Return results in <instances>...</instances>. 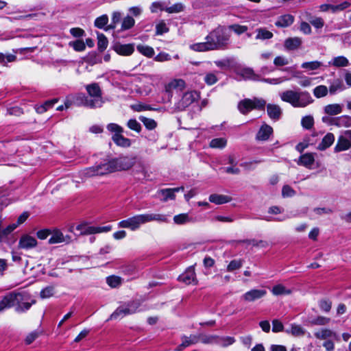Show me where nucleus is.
<instances>
[{
    "instance_id": "nucleus-1",
    "label": "nucleus",
    "mask_w": 351,
    "mask_h": 351,
    "mask_svg": "<svg viewBox=\"0 0 351 351\" xmlns=\"http://www.w3.org/2000/svg\"><path fill=\"white\" fill-rule=\"evenodd\" d=\"M231 32L226 26L219 25L206 37L209 40L213 50H224L228 48Z\"/></svg>"
},
{
    "instance_id": "nucleus-2",
    "label": "nucleus",
    "mask_w": 351,
    "mask_h": 351,
    "mask_svg": "<svg viewBox=\"0 0 351 351\" xmlns=\"http://www.w3.org/2000/svg\"><path fill=\"white\" fill-rule=\"evenodd\" d=\"M280 97L284 102L294 108H305L313 102L311 94L300 90H287L280 93Z\"/></svg>"
},
{
    "instance_id": "nucleus-3",
    "label": "nucleus",
    "mask_w": 351,
    "mask_h": 351,
    "mask_svg": "<svg viewBox=\"0 0 351 351\" xmlns=\"http://www.w3.org/2000/svg\"><path fill=\"white\" fill-rule=\"evenodd\" d=\"M116 171L113 158L105 161L95 166L86 168L80 173L82 178H88L93 176H104Z\"/></svg>"
},
{
    "instance_id": "nucleus-4",
    "label": "nucleus",
    "mask_w": 351,
    "mask_h": 351,
    "mask_svg": "<svg viewBox=\"0 0 351 351\" xmlns=\"http://www.w3.org/2000/svg\"><path fill=\"white\" fill-rule=\"evenodd\" d=\"M11 293L12 304L15 307V311L19 313L27 311L31 306L36 304V300L32 298L31 295L25 292Z\"/></svg>"
},
{
    "instance_id": "nucleus-5",
    "label": "nucleus",
    "mask_w": 351,
    "mask_h": 351,
    "mask_svg": "<svg viewBox=\"0 0 351 351\" xmlns=\"http://www.w3.org/2000/svg\"><path fill=\"white\" fill-rule=\"evenodd\" d=\"M141 302L138 300L130 301L119 306L110 315V319L122 318L126 315H132L141 311Z\"/></svg>"
},
{
    "instance_id": "nucleus-6",
    "label": "nucleus",
    "mask_w": 351,
    "mask_h": 351,
    "mask_svg": "<svg viewBox=\"0 0 351 351\" xmlns=\"http://www.w3.org/2000/svg\"><path fill=\"white\" fill-rule=\"evenodd\" d=\"M86 90L90 97L89 108H101L105 103L102 97V91L97 83H92L86 86Z\"/></svg>"
},
{
    "instance_id": "nucleus-7",
    "label": "nucleus",
    "mask_w": 351,
    "mask_h": 351,
    "mask_svg": "<svg viewBox=\"0 0 351 351\" xmlns=\"http://www.w3.org/2000/svg\"><path fill=\"white\" fill-rule=\"evenodd\" d=\"M266 101L262 98L244 99L238 104V110L243 114H247L252 110H264Z\"/></svg>"
},
{
    "instance_id": "nucleus-8",
    "label": "nucleus",
    "mask_w": 351,
    "mask_h": 351,
    "mask_svg": "<svg viewBox=\"0 0 351 351\" xmlns=\"http://www.w3.org/2000/svg\"><path fill=\"white\" fill-rule=\"evenodd\" d=\"M76 229L80 232V234L88 235L101 232H108L111 230L112 226H90L87 223H82L76 226Z\"/></svg>"
},
{
    "instance_id": "nucleus-9",
    "label": "nucleus",
    "mask_w": 351,
    "mask_h": 351,
    "mask_svg": "<svg viewBox=\"0 0 351 351\" xmlns=\"http://www.w3.org/2000/svg\"><path fill=\"white\" fill-rule=\"evenodd\" d=\"M145 223L143 215H136L127 219L119 222L118 226L122 228H128L134 231L140 228L142 224Z\"/></svg>"
},
{
    "instance_id": "nucleus-10",
    "label": "nucleus",
    "mask_w": 351,
    "mask_h": 351,
    "mask_svg": "<svg viewBox=\"0 0 351 351\" xmlns=\"http://www.w3.org/2000/svg\"><path fill=\"white\" fill-rule=\"evenodd\" d=\"M116 171L128 170L136 162V158L132 156H121L113 158Z\"/></svg>"
},
{
    "instance_id": "nucleus-11",
    "label": "nucleus",
    "mask_w": 351,
    "mask_h": 351,
    "mask_svg": "<svg viewBox=\"0 0 351 351\" xmlns=\"http://www.w3.org/2000/svg\"><path fill=\"white\" fill-rule=\"evenodd\" d=\"M199 95L196 91H189L183 94L182 99L176 104V110L182 111L193 104Z\"/></svg>"
},
{
    "instance_id": "nucleus-12",
    "label": "nucleus",
    "mask_w": 351,
    "mask_h": 351,
    "mask_svg": "<svg viewBox=\"0 0 351 351\" xmlns=\"http://www.w3.org/2000/svg\"><path fill=\"white\" fill-rule=\"evenodd\" d=\"M351 147V130H346L343 135L338 138L337 143L334 147L335 152L346 151Z\"/></svg>"
},
{
    "instance_id": "nucleus-13",
    "label": "nucleus",
    "mask_w": 351,
    "mask_h": 351,
    "mask_svg": "<svg viewBox=\"0 0 351 351\" xmlns=\"http://www.w3.org/2000/svg\"><path fill=\"white\" fill-rule=\"evenodd\" d=\"M273 133L274 130L272 127L264 123L258 130L255 138L258 141H266L269 139Z\"/></svg>"
},
{
    "instance_id": "nucleus-14",
    "label": "nucleus",
    "mask_w": 351,
    "mask_h": 351,
    "mask_svg": "<svg viewBox=\"0 0 351 351\" xmlns=\"http://www.w3.org/2000/svg\"><path fill=\"white\" fill-rule=\"evenodd\" d=\"M38 243L35 237L29 234H23L19 239V248L23 250H30L36 247Z\"/></svg>"
},
{
    "instance_id": "nucleus-15",
    "label": "nucleus",
    "mask_w": 351,
    "mask_h": 351,
    "mask_svg": "<svg viewBox=\"0 0 351 351\" xmlns=\"http://www.w3.org/2000/svg\"><path fill=\"white\" fill-rule=\"evenodd\" d=\"M267 294V291L264 289H251L244 293L241 298L247 302H252L256 300L263 298Z\"/></svg>"
},
{
    "instance_id": "nucleus-16",
    "label": "nucleus",
    "mask_w": 351,
    "mask_h": 351,
    "mask_svg": "<svg viewBox=\"0 0 351 351\" xmlns=\"http://www.w3.org/2000/svg\"><path fill=\"white\" fill-rule=\"evenodd\" d=\"M180 191H184V187H177L173 189H165L158 191L157 195L163 202H167L169 199H174L176 197V193Z\"/></svg>"
},
{
    "instance_id": "nucleus-17",
    "label": "nucleus",
    "mask_w": 351,
    "mask_h": 351,
    "mask_svg": "<svg viewBox=\"0 0 351 351\" xmlns=\"http://www.w3.org/2000/svg\"><path fill=\"white\" fill-rule=\"evenodd\" d=\"M50 234H51V236L49 239V244L60 243H68L71 241V237L69 235L64 236L59 230H54Z\"/></svg>"
},
{
    "instance_id": "nucleus-18",
    "label": "nucleus",
    "mask_w": 351,
    "mask_h": 351,
    "mask_svg": "<svg viewBox=\"0 0 351 351\" xmlns=\"http://www.w3.org/2000/svg\"><path fill=\"white\" fill-rule=\"evenodd\" d=\"M178 280L184 282L186 285L197 284L195 269L193 267H189L184 273L178 277Z\"/></svg>"
},
{
    "instance_id": "nucleus-19",
    "label": "nucleus",
    "mask_w": 351,
    "mask_h": 351,
    "mask_svg": "<svg viewBox=\"0 0 351 351\" xmlns=\"http://www.w3.org/2000/svg\"><path fill=\"white\" fill-rule=\"evenodd\" d=\"M267 112L271 119L278 121L281 117L282 110L280 106L277 104H268L267 105Z\"/></svg>"
},
{
    "instance_id": "nucleus-20",
    "label": "nucleus",
    "mask_w": 351,
    "mask_h": 351,
    "mask_svg": "<svg viewBox=\"0 0 351 351\" xmlns=\"http://www.w3.org/2000/svg\"><path fill=\"white\" fill-rule=\"evenodd\" d=\"M314 162L315 154L313 153H306L300 156L297 163L298 165H301L307 169H311Z\"/></svg>"
},
{
    "instance_id": "nucleus-21",
    "label": "nucleus",
    "mask_w": 351,
    "mask_h": 351,
    "mask_svg": "<svg viewBox=\"0 0 351 351\" xmlns=\"http://www.w3.org/2000/svg\"><path fill=\"white\" fill-rule=\"evenodd\" d=\"M145 223L153 221L159 223H167L168 216L164 214L160 213H145L143 214Z\"/></svg>"
},
{
    "instance_id": "nucleus-22",
    "label": "nucleus",
    "mask_w": 351,
    "mask_h": 351,
    "mask_svg": "<svg viewBox=\"0 0 351 351\" xmlns=\"http://www.w3.org/2000/svg\"><path fill=\"white\" fill-rule=\"evenodd\" d=\"M315 337L320 340H326L330 338H334L339 340V337L336 332L328 328H322L314 333Z\"/></svg>"
},
{
    "instance_id": "nucleus-23",
    "label": "nucleus",
    "mask_w": 351,
    "mask_h": 351,
    "mask_svg": "<svg viewBox=\"0 0 351 351\" xmlns=\"http://www.w3.org/2000/svg\"><path fill=\"white\" fill-rule=\"evenodd\" d=\"M302 40L299 37L288 38L285 40L284 47L287 50L293 51L299 49Z\"/></svg>"
},
{
    "instance_id": "nucleus-24",
    "label": "nucleus",
    "mask_w": 351,
    "mask_h": 351,
    "mask_svg": "<svg viewBox=\"0 0 351 351\" xmlns=\"http://www.w3.org/2000/svg\"><path fill=\"white\" fill-rule=\"evenodd\" d=\"M115 51L121 56H130L134 51L133 44H118L114 46Z\"/></svg>"
},
{
    "instance_id": "nucleus-25",
    "label": "nucleus",
    "mask_w": 351,
    "mask_h": 351,
    "mask_svg": "<svg viewBox=\"0 0 351 351\" xmlns=\"http://www.w3.org/2000/svg\"><path fill=\"white\" fill-rule=\"evenodd\" d=\"M293 22L294 16L291 14H287L280 16L275 22V25L278 27H287L292 25Z\"/></svg>"
},
{
    "instance_id": "nucleus-26",
    "label": "nucleus",
    "mask_w": 351,
    "mask_h": 351,
    "mask_svg": "<svg viewBox=\"0 0 351 351\" xmlns=\"http://www.w3.org/2000/svg\"><path fill=\"white\" fill-rule=\"evenodd\" d=\"M73 99V104L78 106H85L89 108L90 99L83 93H77L76 95H71L70 97Z\"/></svg>"
},
{
    "instance_id": "nucleus-27",
    "label": "nucleus",
    "mask_w": 351,
    "mask_h": 351,
    "mask_svg": "<svg viewBox=\"0 0 351 351\" xmlns=\"http://www.w3.org/2000/svg\"><path fill=\"white\" fill-rule=\"evenodd\" d=\"M349 60L343 56L335 57L330 62H328L329 66H332L337 68L346 67L349 65Z\"/></svg>"
},
{
    "instance_id": "nucleus-28",
    "label": "nucleus",
    "mask_w": 351,
    "mask_h": 351,
    "mask_svg": "<svg viewBox=\"0 0 351 351\" xmlns=\"http://www.w3.org/2000/svg\"><path fill=\"white\" fill-rule=\"evenodd\" d=\"M335 141V136L332 133H328L322 138V142L318 145L317 149L319 150H325L330 147Z\"/></svg>"
},
{
    "instance_id": "nucleus-29",
    "label": "nucleus",
    "mask_w": 351,
    "mask_h": 351,
    "mask_svg": "<svg viewBox=\"0 0 351 351\" xmlns=\"http://www.w3.org/2000/svg\"><path fill=\"white\" fill-rule=\"evenodd\" d=\"M199 341V337L196 335H191L190 337H184L182 343L177 348V351H182L184 348L190 345L197 343Z\"/></svg>"
},
{
    "instance_id": "nucleus-30",
    "label": "nucleus",
    "mask_w": 351,
    "mask_h": 351,
    "mask_svg": "<svg viewBox=\"0 0 351 351\" xmlns=\"http://www.w3.org/2000/svg\"><path fill=\"white\" fill-rule=\"evenodd\" d=\"M240 75L245 80H250L254 81H259L260 76L256 74L251 68H244L240 71Z\"/></svg>"
},
{
    "instance_id": "nucleus-31",
    "label": "nucleus",
    "mask_w": 351,
    "mask_h": 351,
    "mask_svg": "<svg viewBox=\"0 0 351 351\" xmlns=\"http://www.w3.org/2000/svg\"><path fill=\"white\" fill-rule=\"evenodd\" d=\"M173 221L178 225H184L188 223L195 222V219L191 217L187 213H182L173 217Z\"/></svg>"
},
{
    "instance_id": "nucleus-32",
    "label": "nucleus",
    "mask_w": 351,
    "mask_h": 351,
    "mask_svg": "<svg viewBox=\"0 0 351 351\" xmlns=\"http://www.w3.org/2000/svg\"><path fill=\"white\" fill-rule=\"evenodd\" d=\"M305 329L300 325L291 324L289 328L285 330V332L294 337H302L305 334Z\"/></svg>"
},
{
    "instance_id": "nucleus-33",
    "label": "nucleus",
    "mask_w": 351,
    "mask_h": 351,
    "mask_svg": "<svg viewBox=\"0 0 351 351\" xmlns=\"http://www.w3.org/2000/svg\"><path fill=\"white\" fill-rule=\"evenodd\" d=\"M231 199L230 197L224 195L212 194L209 196V201L217 205L228 203Z\"/></svg>"
},
{
    "instance_id": "nucleus-34",
    "label": "nucleus",
    "mask_w": 351,
    "mask_h": 351,
    "mask_svg": "<svg viewBox=\"0 0 351 351\" xmlns=\"http://www.w3.org/2000/svg\"><path fill=\"white\" fill-rule=\"evenodd\" d=\"M112 141L118 146L128 147L131 145V141L129 138L124 137L121 134H114L112 137Z\"/></svg>"
},
{
    "instance_id": "nucleus-35",
    "label": "nucleus",
    "mask_w": 351,
    "mask_h": 351,
    "mask_svg": "<svg viewBox=\"0 0 351 351\" xmlns=\"http://www.w3.org/2000/svg\"><path fill=\"white\" fill-rule=\"evenodd\" d=\"M333 123L335 126L337 127H346L349 128L351 127V117L348 115H343L340 117H335V119L333 121Z\"/></svg>"
},
{
    "instance_id": "nucleus-36",
    "label": "nucleus",
    "mask_w": 351,
    "mask_h": 351,
    "mask_svg": "<svg viewBox=\"0 0 351 351\" xmlns=\"http://www.w3.org/2000/svg\"><path fill=\"white\" fill-rule=\"evenodd\" d=\"M342 110V106L338 104H329L324 107L325 113L330 116L339 114Z\"/></svg>"
},
{
    "instance_id": "nucleus-37",
    "label": "nucleus",
    "mask_w": 351,
    "mask_h": 351,
    "mask_svg": "<svg viewBox=\"0 0 351 351\" xmlns=\"http://www.w3.org/2000/svg\"><path fill=\"white\" fill-rule=\"evenodd\" d=\"M190 48L195 51H213L209 40H206L203 43H197L193 44L190 46Z\"/></svg>"
},
{
    "instance_id": "nucleus-38",
    "label": "nucleus",
    "mask_w": 351,
    "mask_h": 351,
    "mask_svg": "<svg viewBox=\"0 0 351 351\" xmlns=\"http://www.w3.org/2000/svg\"><path fill=\"white\" fill-rule=\"evenodd\" d=\"M256 40H268L271 39L274 36L273 33L266 28H258L256 29Z\"/></svg>"
},
{
    "instance_id": "nucleus-39",
    "label": "nucleus",
    "mask_w": 351,
    "mask_h": 351,
    "mask_svg": "<svg viewBox=\"0 0 351 351\" xmlns=\"http://www.w3.org/2000/svg\"><path fill=\"white\" fill-rule=\"evenodd\" d=\"M227 145L226 138H216L210 141L209 146L213 149H223Z\"/></svg>"
},
{
    "instance_id": "nucleus-40",
    "label": "nucleus",
    "mask_w": 351,
    "mask_h": 351,
    "mask_svg": "<svg viewBox=\"0 0 351 351\" xmlns=\"http://www.w3.org/2000/svg\"><path fill=\"white\" fill-rule=\"evenodd\" d=\"M136 49L140 53L147 58H152L154 55V49L148 45H138Z\"/></svg>"
},
{
    "instance_id": "nucleus-41",
    "label": "nucleus",
    "mask_w": 351,
    "mask_h": 351,
    "mask_svg": "<svg viewBox=\"0 0 351 351\" xmlns=\"http://www.w3.org/2000/svg\"><path fill=\"white\" fill-rule=\"evenodd\" d=\"M345 89V86L343 84V82L337 79L333 81V82L330 84L329 87V92L330 94H335L337 91H342Z\"/></svg>"
},
{
    "instance_id": "nucleus-42",
    "label": "nucleus",
    "mask_w": 351,
    "mask_h": 351,
    "mask_svg": "<svg viewBox=\"0 0 351 351\" xmlns=\"http://www.w3.org/2000/svg\"><path fill=\"white\" fill-rule=\"evenodd\" d=\"M271 292L274 295H289L291 293V290L287 289L282 285L279 284L273 287Z\"/></svg>"
},
{
    "instance_id": "nucleus-43",
    "label": "nucleus",
    "mask_w": 351,
    "mask_h": 351,
    "mask_svg": "<svg viewBox=\"0 0 351 351\" xmlns=\"http://www.w3.org/2000/svg\"><path fill=\"white\" fill-rule=\"evenodd\" d=\"M322 65L323 64L322 62L315 60L303 62L301 65V67L308 71H315L319 69Z\"/></svg>"
},
{
    "instance_id": "nucleus-44",
    "label": "nucleus",
    "mask_w": 351,
    "mask_h": 351,
    "mask_svg": "<svg viewBox=\"0 0 351 351\" xmlns=\"http://www.w3.org/2000/svg\"><path fill=\"white\" fill-rule=\"evenodd\" d=\"M301 125L306 130H311L314 125V119L311 115H306L302 118Z\"/></svg>"
},
{
    "instance_id": "nucleus-45",
    "label": "nucleus",
    "mask_w": 351,
    "mask_h": 351,
    "mask_svg": "<svg viewBox=\"0 0 351 351\" xmlns=\"http://www.w3.org/2000/svg\"><path fill=\"white\" fill-rule=\"evenodd\" d=\"M139 119L147 130H154L157 126V123L152 119L147 118L143 116H140Z\"/></svg>"
},
{
    "instance_id": "nucleus-46",
    "label": "nucleus",
    "mask_w": 351,
    "mask_h": 351,
    "mask_svg": "<svg viewBox=\"0 0 351 351\" xmlns=\"http://www.w3.org/2000/svg\"><path fill=\"white\" fill-rule=\"evenodd\" d=\"M243 262L244 261L243 259H234L231 261L227 267V271L232 272L239 269L243 266Z\"/></svg>"
},
{
    "instance_id": "nucleus-47",
    "label": "nucleus",
    "mask_w": 351,
    "mask_h": 351,
    "mask_svg": "<svg viewBox=\"0 0 351 351\" xmlns=\"http://www.w3.org/2000/svg\"><path fill=\"white\" fill-rule=\"evenodd\" d=\"M97 47L100 51H104L108 47V41L103 34H97Z\"/></svg>"
},
{
    "instance_id": "nucleus-48",
    "label": "nucleus",
    "mask_w": 351,
    "mask_h": 351,
    "mask_svg": "<svg viewBox=\"0 0 351 351\" xmlns=\"http://www.w3.org/2000/svg\"><path fill=\"white\" fill-rule=\"evenodd\" d=\"M134 24L135 20L133 19V17L132 16H127L123 19L121 23V29H130L134 26Z\"/></svg>"
},
{
    "instance_id": "nucleus-49",
    "label": "nucleus",
    "mask_w": 351,
    "mask_h": 351,
    "mask_svg": "<svg viewBox=\"0 0 351 351\" xmlns=\"http://www.w3.org/2000/svg\"><path fill=\"white\" fill-rule=\"evenodd\" d=\"M11 298V293H9L0 301V313L5 310V308H8L13 306Z\"/></svg>"
},
{
    "instance_id": "nucleus-50",
    "label": "nucleus",
    "mask_w": 351,
    "mask_h": 351,
    "mask_svg": "<svg viewBox=\"0 0 351 351\" xmlns=\"http://www.w3.org/2000/svg\"><path fill=\"white\" fill-rule=\"evenodd\" d=\"M328 88L324 85L316 86L313 90V94L317 98L325 97L328 93Z\"/></svg>"
},
{
    "instance_id": "nucleus-51",
    "label": "nucleus",
    "mask_w": 351,
    "mask_h": 351,
    "mask_svg": "<svg viewBox=\"0 0 351 351\" xmlns=\"http://www.w3.org/2000/svg\"><path fill=\"white\" fill-rule=\"evenodd\" d=\"M184 5L181 3H177L170 7L165 8L164 10L168 13H178L184 10Z\"/></svg>"
},
{
    "instance_id": "nucleus-52",
    "label": "nucleus",
    "mask_w": 351,
    "mask_h": 351,
    "mask_svg": "<svg viewBox=\"0 0 351 351\" xmlns=\"http://www.w3.org/2000/svg\"><path fill=\"white\" fill-rule=\"evenodd\" d=\"M228 30H232L234 33L238 35H241L245 32H246L248 29V27L245 25H241L239 24L231 25L228 27Z\"/></svg>"
},
{
    "instance_id": "nucleus-53",
    "label": "nucleus",
    "mask_w": 351,
    "mask_h": 351,
    "mask_svg": "<svg viewBox=\"0 0 351 351\" xmlns=\"http://www.w3.org/2000/svg\"><path fill=\"white\" fill-rule=\"evenodd\" d=\"M55 293V288L53 286H48L45 287V289H42L40 295V298L43 299L49 298L50 297H52L54 295Z\"/></svg>"
},
{
    "instance_id": "nucleus-54",
    "label": "nucleus",
    "mask_w": 351,
    "mask_h": 351,
    "mask_svg": "<svg viewBox=\"0 0 351 351\" xmlns=\"http://www.w3.org/2000/svg\"><path fill=\"white\" fill-rule=\"evenodd\" d=\"M130 108L135 112H142L145 110H153V108L150 106L141 103L133 104L130 106Z\"/></svg>"
},
{
    "instance_id": "nucleus-55",
    "label": "nucleus",
    "mask_w": 351,
    "mask_h": 351,
    "mask_svg": "<svg viewBox=\"0 0 351 351\" xmlns=\"http://www.w3.org/2000/svg\"><path fill=\"white\" fill-rule=\"evenodd\" d=\"M289 80V78L283 77H278V78H263V79L260 78L259 81H262V82H264L265 83H268L270 84H281L282 82Z\"/></svg>"
},
{
    "instance_id": "nucleus-56",
    "label": "nucleus",
    "mask_w": 351,
    "mask_h": 351,
    "mask_svg": "<svg viewBox=\"0 0 351 351\" xmlns=\"http://www.w3.org/2000/svg\"><path fill=\"white\" fill-rule=\"evenodd\" d=\"M127 126L130 129L136 132H140L141 130V124L135 119H131L127 123Z\"/></svg>"
},
{
    "instance_id": "nucleus-57",
    "label": "nucleus",
    "mask_w": 351,
    "mask_h": 351,
    "mask_svg": "<svg viewBox=\"0 0 351 351\" xmlns=\"http://www.w3.org/2000/svg\"><path fill=\"white\" fill-rule=\"evenodd\" d=\"M330 321L328 317L319 316L311 321V324L317 326H324L328 324Z\"/></svg>"
},
{
    "instance_id": "nucleus-58",
    "label": "nucleus",
    "mask_w": 351,
    "mask_h": 351,
    "mask_svg": "<svg viewBox=\"0 0 351 351\" xmlns=\"http://www.w3.org/2000/svg\"><path fill=\"white\" fill-rule=\"evenodd\" d=\"M106 281L110 287L115 288L121 285V279L120 277L112 276L108 277Z\"/></svg>"
},
{
    "instance_id": "nucleus-59",
    "label": "nucleus",
    "mask_w": 351,
    "mask_h": 351,
    "mask_svg": "<svg viewBox=\"0 0 351 351\" xmlns=\"http://www.w3.org/2000/svg\"><path fill=\"white\" fill-rule=\"evenodd\" d=\"M108 22V17L104 14L97 17L95 21V25L98 28H103Z\"/></svg>"
},
{
    "instance_id": "nucleus-60",
    "label": "nucleus",
    "mask_w": 351,
    "mask_h": 351,
    "mask_svg": "<svg viewBox=\"0 0 351 351\" xmlns=\"http://www.w3.org/2000/svg\"><path fill=\"white\" fill-rule=\"evenodd\" d=\"M121 19V14L119 12H114L112 14V23L109 25L108 28H115L117 24H118Z\"/></svg>"
},
{
    "instance_id": "nucleus-61",
    "label": "nucleus",
    "mask_w": 351,
    "mask_h": 351,
    "mask_svg": "<svg viewBox=\"0 0 351 351\" xmlns=\"http://www.w3.org/2000/svg\"><path fill=\"white\" fill-rule=\"evenodd\" d=\"M274 64L276 66H283L289 64V60L282 56H278L274 58Z\"/></svg>"
},
{
    "instance_id": "nucleus-62",
    "label": "nucleus",
    "mask_w": 351,
    "mask_h": 351,
    "mask_svg": "<svg viewBox=\"0 0 351 351\" xmlns=\"http://www.w3.org/2000/svg\"><path fill=\"white\" fill-rule=\"evenodd\" d=\"M69 45L72 46L73 49L77 51H82L86 48L85 43L81 40H77L73 43H70Z\"/></svg>"
},
{
    "instance_id": "nucleus-63",
    "label": "nucleus",
    "mask_w": 351,
    "mask_h": 351,
    "mask_svg": "<svg viewBox=\"0 0 351 351\" xmlns=\"http://www.w3.org/2000/svg\"><path fill=\"white\" fill-rule=\"evenodd\" d=\"M295 191L289 185H285L282 189V195L284 197H293Z\"/></svg>"
},
{
    "instance_id": "nucleus-64",
    "label": "nucleus",
    "mask_w": 351,
    "mask_h": 351,
    "mask_svg": "<svg viewBox=\"0 0 351 351\" xmlns=\"http://www.w3.org/2000/svg\"><path fill=\"white\" fill-rule=\"evenodd\" d=\"M169 31V28L167 27L165 23L163 21L159 23L156 26V34L157 35H162Z\"/></svg>"
}]
</instances>
